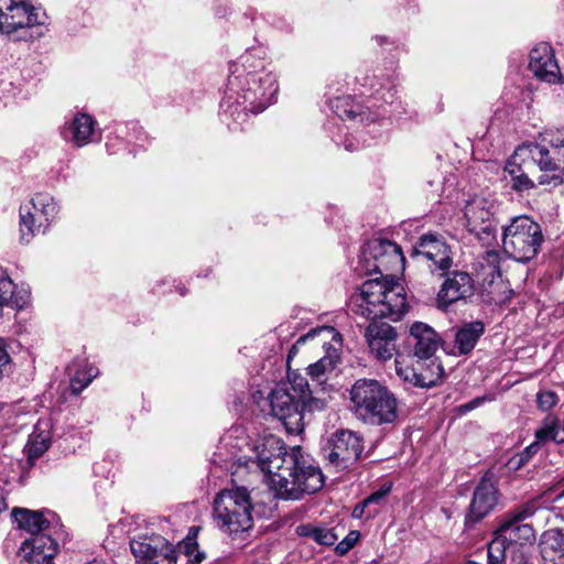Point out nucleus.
<instances>
[{
    "instance_id": "4",
    "label": "nucleus",
    "mask_w": 564,
    "mask_h": 564,
    "mask_svg": "<svg viewBox=\"0 0 564 564\" xmlns=\"http://www.w3.org/2000/svg\"><path fill=\"white\" fill-rule=\"evenodd\" d=\"M290 388L276 386L269 395L272 414L284 425L289 434L304 430L305 412L324 409L325 401L313 397L307 379L299 373L289 375Z\"/></svg>"
},
{
    "instance_id": "23",
    "label": "nucleus",
    "mask_w": 564,
    "mask_h": 564,
    "mask_svg": "<svg viewBox=\"0 0 564 564\" xmlns=\"http://www.w3.org/2000/svg\"><path fill=\"white\" fill-rule=\"evenodd\" d=\"M20 552L30 564H53L52 560L57 552V543L50 533L43 532L25 540Z\"/></svg>"
},
{
    "instance_id": "38",
    "label": "nucleus",
    "mask_w": 564,
    "mask_h": 564,
    "mask_svg": "<svg viewBox=\"0 0 564 564\" xmlns=\"http://www.w3.org/2000/svg\"><path fill=\"white\" fill-rule=\"evenodd\" d=\"M359 539V531H350L340 542L336 544L335 552L340 556L346 555L356 545Z\"/></svg>"
},
{
    "instance_id": "19",
    "label": "nucleus",
    "mask_w": 564,
    "mask_h": 564,
    "mask_svg": "<svg viewBox=\"0 0 564 564\" xmlns=\"http://www.w3.org/2000/svg\"><path fill=\"white\" fill-rule=\"evenodd\" d=\"M441 344L438 334L427 324L415 322L410 327L408 345L413 350V357L429 365L433 361L441 362L435 357Z\"/></svg>"
},
{
    "instance_id": "44",
    "label": "nucleus",
    "mask_w": 564,
    "mask_h": 564,
    "mask_svg": "<svg viewBox=\"0 0 564 564\" xmlns=\"http://www.w3.org/2000/svg\"><path fill=\"white\" fill-rule=\"evenodd\" d=\"M369 510V506L366 503L365 500L357 503L351 512V517L355 519H361L365 514L367 516V512Z\"/></svg>"
},
{
    "instance_id": "6",
    "label": "nucleus",
    "mask_w": 564,
    "mask_h": 564,
    "mask_svg": "<svg viewBox=\"0 0 564 564\" xmlns=\"http://www.w3.org/2000/svg\"><path fill=\"white\" fill-rule=\"evenodd\" d=\"M350 401L355 415L366 423L382 425L398 417L397 398L377 380H357L350 389Z\"/></svg>"
},
{
    "instance_id": "9",
    "label": "nucleus",
    "mask_w": 564,
    "mask_h": 564,
    "mask_svg": "<svg viewBox=\"0 0 564 564\" xmlns=\"http://www.w3.org/2000/svg\"><path fill=\"white\" fill-rule=\"evenodd\" d=\"M544 242L541 226L529 216H517L502 227L503 251L513 260L527 263L534 259Z\"/></svg>"
},
{
    "instance_id": "21",
    "label": "nucleus",
    "mask_w": 564,
    "mask_h": 564,
    "mask_svg": "<svg viewBox=\"0 0 564 564\" xmlns=\"http://www.w3.org/2000/svg\"><path fill=\"white\" fill-rule=\"evenodd\" d=\"M441 290L437 294V303L440 307L446 308L451 304L466 300L474 295L475 284L469 273L464 271H447Z\"/></svg>"
},
{
    "instance_id": "42",
    "label": "nucleus",
    "mask_w": 564,
    "mask_h": 564,
    "mask_svg": "<svg viewBox=\"0 0 564 564\" xmlns=\"http://www.w3.org/2000/svg\"><path fill=\"white\" fill-rule=\"evenodd\" d=\"M505 173L510 176V182H512L519 174L524 173V170L520 164L516 162L514 158H512L508 160L505 167Z\"/></svg>"
},
{
    "instance_id": "5",
    "label": "nucleus",
    "mask_w": 564,
    "mask_h": 564,
    "mask_svg": "<svg viewBox=\"0 0 564 564\" xmlns=\"http://www.w3.org/2000/svg\"><path fill=\"white\" fill-rule=\"evenodd\" d=\"M362 86L370 91L362 104L356 101L351 96L336 97L330 101L333 111L339 118L359 122L375 121L384 115L380 109L384 105H392L397 99L395 85L390 76L367 75L364 77Z\"/></svg>"
},
{
    "instance_id": "7",
    "label": "nucleus",
    "mask_w": 564,
    "mask_h": 564,
    "mask_svg": "<svg viewBox=\"0 0 564 564\" xmlns=\"http://www.w3.org/2000/svg\"><path fill=\"white\" fill-rule=\"evenodd\" d=\"M535 512L533 503H524L509 513L508 519L496 531L495 538L487 546V557L494 564H506L508 552H517L520 546L532 544L535 534L532 525L523 520Z\"/></svg>"
},
{
    "instance_id": "26",
    "label": "nucleus",
    "mask_w": 564,
    "mask_h": 564,
    "mask_svg": "<svg viewBox=\"0 0 564 564\" xmlns=\"http://www.w3.org/2000/svg\"><path fill=\"white\" fill-rule=\"evenodd\" d=\"M539 546L543 564H564V530L545 531Z\"/></svg>"
},
{
    "instance_id": "43",
    "label": "nucleus",
    "mask_w": 564,
    "mask_h": 564,
    "mask_svg": "<svg viewBox=\"0 0 564 564\" xmlns=\"http://www.w3.org/2000/svg\"><path fill=\"white\" fill-rule=\"evenodd\" d=\"M485 400H486V397H477V398L470 400L469 402H466V403L459 405L458 411L462 414L470 412V411L477 409L478 406H480L485 402Z\"/></svg>"
},
{
    "instance_id": "17",
    "label": "nucleus",
    "mask_w": 564,
    "mask_h": 564,
    "mask_svg": "<svg viewBox=\"0 0 564 564\" xmlns=\"http://www.w3.org/2000/svg\"><path fill=\"white\" fill-rule=\"evenodd\" d=\"M365 338L371 355L380 361L390 360L397 354L398 333L388 323H370Z\"/></svg>"
},
{
    "instance_id": "29",
    "label": "nucleus",
    "mask_w": 564,
    "mask_h": 564,
    "mask_svg": "<svg viewBox=\"0 0 564 564\" xmlns=\"http://www.w3.org/2000/svg\"><path fill=\"white\" fill-rule=\"evenodd\" d=\"M39 423L33 433L30 435L29 442L25 445L24 452L28 456V462L33 465L34 462L41 457L50 447L51 438L46 430L41 429Z\"/></svg>"
},
{
    "instance_id": "40",
    "label": "nucleus",
    "mask_w": 564,
    "mask_h": 564,
    "mask_svg": "<svg viewBox=\"0 0 564 564\" xmlns=\"http://www.w3.org/2000/svg\"><path fill=\"white\" fill-rule=\"evenodd\" d=\"M511 187L517 192L529 191L534 187V183L527 173L519 174L512 182Z\"/></svg>"
},
{
    "instance_id": "36",
    "label": "nucleus",
    "mask_w": 564,
    "mask_h": 564,
    "mask_svg": "<svg viewBox=\"0 0 564 564\" xmlns=\"http://www.w3.org/2000/svg\"><path fill=\"white\" fill-rule=\"evenodd\" d=\"M539 449L540 445L538 442L530 444L522 452L513 455L509 459L507 466L509 467V469L514 471L521 469L531 460V458L539 452Z\"/></svg>"
},
{
    "instance_id": "34",
    "label": "nucleus",
    "mask_w": 564,
    "mask_h": 564,
    "mask_svg": "<svg viewBox=\"0 0 564 564\" xmlns=\"http://www.w3.org/2000/svg\"><path fill=\"white\" fill-rule=\"evenodd\" d=\"M557 423L555 417L547 416L543 422V426L535 431L536 442L540 444L541 442L551 440L560 444L563 443Z\"/></svg>"
},
{
    "instance_id": "39",
    "label": "nucleus",
    "mask_w": 564,
    "mask_h": 564,
    "mask_svg": "<svg viewBox=\"0 0 564 564\" xmlns=\"http://www.w3.org/2000/svg\"><path fill=\"white\" fill-rule=\"evenodd\" d=\"M558 401V398L553 391H542L536 395L538 406L542 411H547L552 409Z\"/></svg>"
},
{
    "instance_id": "33",
    "label": "nucleus",
    "mask_w": 564,
    "mask_h": 564,
    "mask_svg": "<svg viewBox=\"0 0 564 564\" xmlns=\"http://www.w3.org/2000/svg\"><path fill=\"white\" fill-rule=\"evenodd\" d=\"M98 369L94 366H85L78 369L70 379V390L79 394L98 376Z\"/></svg>"
},
{
    "instance_id": "8",
    "label": "nucleus",
    "mask_w": 564,
    "mask_h": 564,
    "mask_svg": "<svg viewBox=\"0 0 564 564\" xmlns=\"http://www.w3.org/2000/svg\"><path fill=\"white\" fill-rule=\"evenodd\" d=\"M213 519L225 534L237 536L253 527L252 503L246 487L220 491L214 499Z\"/></svg>"
},
{
    "instance_id": "10",
    "label": "nucleus",
    "mask_w": 564,
    "mask_h": 564,
    "mask_svg": "<svg viewBox=\"0 0 564 564\" xmlns=\"http://www.w3.org/2000/svg\"><path fill=\"white\" fill-rule=\"evenodd\" d=\"M499 204L491 196L476 195L468 199L464 208L465 226L482 243L496 240Z\"/></svg>"
},
{
    "instance_id": "13",
    "label": "nucleus",
    "mask_w": 564,
    "mask_h": 564,
    "mask_svg": "<svg viewBox=\"0 0 564 564\" xmlns=\"http://www.w3.org/2000/svg\"><path fill=\"white\" fill-rule=\"evenodd\" d=\"M364 451L362 438L349 430H339L332 434L324 447L328 462L338 469L354 465Z\"/></svg>"
},
{
    "instance_id": "14",
    "label": "nucleus",
    "mask_w": 564,
    "mask_h": 564,
    "mask_svg": "<svg viewBox=\"0 0 564 564\" xmlns=\"http://www.w3.org/2000/svg\"><path fill=\"white\" fill-rule=\"evenodd\" d=\"M412 256L425 259L431 273L438 278L446 275L453 264L451 247L434 234L420 237L413 246Z\"/></svg>"
},
{
    "instance_id": "24",
    "label": "nucleus",
    "mask_w": 564,
    "mask_h": 564,
    "mask_svg": "<svg viewBox=\"0 0 564 564\" xmlns=\"http://www.w3.org/2000/svg\"><path fill=\"white\" fill-rule=\"evenodd\" d=\"M95 120L87 113H77L73 120L65 123L61 134L67 143L82 148L90 143L95 134Z\"/></svg>"
},
{
    "instance_id": "1",
    "label": "nucleus",
    "mask_w": 564,
    "mask_h": 564,
    "mask_svg": "<svg viewBox=\"0 0 564 564\" xmlns=\"http://www.w3.org/2000/svg\"><path fill=\"white\" fill-rule=\"evenodd\" d=\"M404 267L400 246L387 239L369 240L362 248L356 270L359 274L380 276L362 283L358 294L351 297V311L366 319L389 317L400 319L408 310L404 288L387 278Z\"/></svg>"
},
{
    "instance_id": "22",
    "label": "nucleus",
    "mask_w": 564,
    "mask_h": 564,
    "mask_svg": "<svg viewBox=\"0 0 564 564\" xmlns=\"http://www.w3.org/2000/svg\"><path fill=\"white\" fill-rule=\"evenodd\" d=\"M529 68L536 78L549 84H554L560 78V67L553 48L547 43H540L531 50Z\"/></svg>"
},
{
    "instance_id": "45",
    "label": "nucleus",
    "mask_w": 564,
    "mask_h": 564,
    "mask_svg": "<svg viewBox=\"0 0 564 564\" xmlns=\"http://www.w3.org/2000/svg\"><path fill=\"white\" fill-rule=\"evenodd\" d=\"M87 564H107V563H105L104 561L94 560V561H91V562H89Z\"/></svg>"
},
{
    "instance_id": "3",
    "label": "nucleus",
    "mask_w": 564,
    "mask_h": 564,
    "mask_svg": "<svg viewBox=\"0 0 564 564\" xmlns=\"http://www.w3.org/2000/svg\"><path fill=\"white\" fill-rule=\"evenodd\" d=\"M256 465L268 476L276 497L284 500H300L324 486V476L311 456L301 446L289 451L275 436L264 438L256 454Z\"/></svg>"
},
{
    "instance_id": "16",
    "label": "nucleus",
    "mask_w": 564,
    "mask_h": 564,
    "mask_svg": "<svg viewBox=\"0 0 564 564\" xmlns=\"http://www.w3.org/2000/svg\"><path fill=\"white\" fill-rule=\"evenodd\" d=\"M131 552L140 564H176L172 543L159 534L144 535L130 542Z\"/></svg>"
},
{
    "instance_id": "27",
    "label": "nucleus",
    "mask_w": 564,
    "mask_h": 564,
    "mask_svg": "<svg viewBox=\"0 0 564 564\" xmlns=\"http://www.w3.org/2000/svg\"><path fill=\"white\" fill-rule=\"evenodd\" d=\"M12 513L19 528L29 532L31 536L50 530L51 522L41 511L14 509Z\"/></svg>"
},
{
    "instance_id": "12",
    "label": "nucleus",
    "mask_w": 564,
    "mask_h": 564,
    "mask_svg": "<svg viewBox=\"0 0 564 564\" xmlns=\"http://www.w3.org/2000/svg\"><path fill=\"white\" fill-rule=\"evenodd\" d=\"M46 14L32 0H0V34L11 35L20 30L43 25Z\"/></svg>"
},
{
    "instance_id": "31",
    "label": "nucleus",
    "mask_w": 564,
    "mask_h": 564,
    "mask_svg": "<svg viewBox=\"0 0 564 564\" xmlns=\"http://www.w3.org/2000/svg\"><path fill=\"white\" fill-rule=\"evenodd\" d=\"M338 356L336 355V350L333 349V352L327 350V355L317 360L316 362L310 365L307 367V373L311 377L312 381L316 382L319 386H323L326 382L327 373L332 372L337 364Z\"/></svg>"
},
{
    "instance_id": "37",
    "label": "nucleus",
    "mask_w": 564,
    "mask_h": 564,
    "mask_svg": "<svg viewBox=\"0 0 564 564\" xmlns=\"http://www.w3.org/2000/svg\"><path fill=\"white\" fill-rule=\"evenodd\" d=\"M391 484L382 485L377 491L372 492L366 499V503L369 506V510L367 512V518H373L378 514L380 506L383 503L384 498L391 491Z\"/></svg>"
},
{
    "instance_id": "15",
    "label": "nucleus",
    "mask_w": 564,
    "mask_h": 564,
    "mask_svg": "<svg viewBox=\"0 0 564 564\" xmlns=\"http://www.w3.org/2000/svg\"><path fill=\"white\" fill-rule=\"evenodd\" d=\"M530 153L542 171H562L564 174V128L547 130Z\"/></svg>"
},
{
    "instance_id": "20",
    "label": "nucleus",
    "mask_w": 564,
    "mask_h": 564,
    "mask_svg": "<svg viewBox=\"0 0 564 564\" xmlns=\"http://www.w3.org/2000/svg\"><path fill=\"white\" fill-rule=\"evenodd\" d=\"M397 375L413 387L431 388L442 379L444 368L441 362H431L429 365L414 358L410 366H403V362L395 359Z\"/></svg>"
},
{
    "instance_id": "2",
    "label": "nucleus",
    "mask_w": 564,
    "mask_h": 564,
    "mask_svg": "<svg viewBox=\"0 0 564 564\" xmlns=\"http://www.w3.org/2000/svg\"><path fill=\"white\" fill-rule=\"evenodd\" d=\"M278 90L276 76L264 67L261 58L254 63L251 52L231 63L221 101L228 128L242 129L250 113L257 115L274 101Z\"/></svg>"
},
{
    "instance_id": "47",
    "label": "nucleus",
    "mask_w": 564,
    "mask_h": 564,
    "mask_svg": "<svg viewBox=\"0 0 564 564\" xmlns=\"http://www.w3.org/2000/svg\"><path fill=\"white\" fill-rule=\"evenodd\" d=\"M562 496H564V491L557 498H561Z\"/></svg>"
},
{
    "instance_id": "35",
    "label": "nucleus",
    "mask_w": 564,
    "mask_h": 564,
    "mask_svg": "<svg viewBox=\"0 0 564 564\" xmlns=\"http://www.w3.org/2000/svg\"><path fill=\"white\" fill-rule=\"evenodd\" d=\"M322 336L321 345L323 348H326L327 345H329V339H335L336 337H339V333L336 332V329L332 326H323V327H316L311 329L305 335L301 336L292 349H295L297 345L304 344L305 341L310 339H314L315 337Z\"/></svg>"
},
{
    "instance_id": "46",
    "label": "nucleus",
    "mask_w": 564,
    "mask_h": 564,
    "mask_svg": "<svg viewBox=\"0 0 564 564\" xmlns=\"http://www.w3.org/2000/svg\"><path fill=\"white\" fill-rule=\"evenodd\" d=\"M202 562V557L200 556H195V563H200Z\"/></svg>"
},
{
    "instance_id": "41",
    "label": "nucleus",
    "mask_w": 564,
    "mask_h": 564,
    "mask_svg": "<svg viewBox=\"0 0 564 564\" xmlns=\"http://www.w3.org/2000/svg\"><path fill=\"white\" fill-rule=\"evenodd\" d=\"M365 144V141H361L359 137L349 134L344 140V148L348 152H354L361 149Z\"/></svg>"
},
{
    "instance_id": "28",
    "label": "nucleus",
    "mask_w": 564,
    "mask_h": 564,
    "mask_svg": "<svg viewBox=\"0 0 564 564\" xmlns=\"http://www.w3.org/2000/svg\"><path fill=\"white\" fill-rule=\"evenodd\" d=\"M29 301L26 291H15V285L7 272L0 268V307L3 305L23 308Z\"/></svg>"
},
{
    "instance_id": "18",
    "label": "nucleus",
    "mask_w": 564,
    "mask_h": 564,
    "mask_svg": "<svg viewBox=\"0 0 564 564\" xmlns=\"http://www.w3.org/2000/svg\"><path fill=\"white\" fill-rule=\"evenodd\" d=\"M499 491L497 481L490 473L485 474L476 486L466 514L468 522H478L487 517L497 506Z\"/></svg>"
},
{
    "instance_id": "30",
    "label": "nucleus",
    "mask_w": 564,
    "mask_h": 564,
    "mask_svg": "<svg viewBox=\"0 0 564 564\" xmlns=\"http://www.w3.org/2000/svg\"><path fill=\"white\" fill-rule=\"evenodd\" d=\"M476 270L484 282L492 283L500 276V253L497 250L486 251L477 261Z\"/></svg>"
},
{
    "instance_id": "25",
    "label": "nucleus",
    "mask_w": 564,
    "mask_h": 564,
    "mask_svg": "<svg viewBox=\"0 0 564 564\" xmlns=\"http://www.w3.org/2000/svg\"><path fill=\"white\" fill-rule=\"evenodd\" d=\"M485 334V324L481 321L463 323L455 328L454 355H468L476 347L480 337Z\"/></svg>"
},
{
    "instance_id": "32",
    "label": "nucleus",
    "mask_w": 564,
    "mask_h": 564,
    "mask_svg": "<svg viewBox=\"0 0 564 564\" xmlns=\"http://www.w3.org/2000/svg\"><path fill=\"white\" fill-rule=\"evenodd\" d=\"M301 534L311 538L316 543L325 546H332L338 540V534L334 529L319 527H301Z\"/></svg>"
},
{
    "instance_id": "11",
    "label": "nucleus",
    "mask_w": 564,
    "mask_h": 564,
    "mask_svg": "<svg viewBox=\"0 0 564 564\" xmlns=\"http://www.w3.org/2000/svg\"><path fill=\"white\" fill-rule=\"evenodd\" d=\"M58 213V205L46 193L35 194L20 207L21 239L29 242L32 237L45 232Z\"/></svg>"
}]
</instances>
